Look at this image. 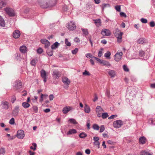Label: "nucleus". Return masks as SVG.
<instances>
[{
    "instance_id": "obj_24",
    "label": "nucleus",
    "mask_w": 155,
    "mask_h": 155,
    "mask_svg": "<svg viewBox=\"0 0 155 155\" xmlns=\"http://www.w3.org/2000/svg\"><path fill=\"white\" fill-rule=\"evenodd\" d=\"M94 21L97 26H99L101 25V20L100 19L94 20Z\"/></svg>"
},
{
    "instance_id": "obj_37",
    "label": "nucleus",
    "mask_w": 155,
    "mask_h": 155,
    "mask_svg": "<svg viewBox=\"0 0 155 155\" xmlns=\"http://www.w3.org/2000/svg\"><path fill=\"white\" fill-rule=\"evenodd\" d=\"M5 152V149L2 148L0 149V154H4Z\"/></svg>"
},
{
    "instance_id": "obj_58",
    "label": "nucleus",
    "mask_w": 155,
    "mask_h": 155,
    "mask_svg": "<svg viewBox=\"0 0 155 155\" xmlns=\"http://www.w3.org/2000/svg\"><path fill=\"white\" fill-rule=\"evenodd\" d=\"M117 115H112L110 116V117H109L108 119H113L115 117H117Z\"/></svg>"
},
{
    "instance_id": "obj_7",
    "label": "nucleus",
    "mask_w": 155,
    "mask_h": 155,
    "mask_svg": "<svg viewBox=\"0 0 155 155\" xmlns=\"http://www.w3.org/2000/svg\"><path fill=\"white\" fill-rule=\"evenodd\" d=\"M52 75L53 77L56 79H58L61 75L60 72L56 70H54L53 71Z\"/></svg>"
},
{
    "instance_id": "obj_16",
    "label": "nucleus",
    "mask_w": 155,
    "mask_h": 155,
    "mask_svg": "<svg viewBox=\"0 0 155 155\" xmlns=\"http://www.w3.org/2000/svg\"><path fill=\"white\" fill-rule=\"evenodd\" d=\"M84 110L85 113H89L91 111V110L90 107L87 104H85L84 107Z\"/></svg>"
},
{
    "instance_id": "obj_11",
    "label": "nucleus",
    "mask_w": 155,
    "mask_h": 155,
    "mask_svg": "<svg viewBox=\"0 0 155 155\" xmlns=\"http://www.w3.org/2000/svg\"><path fill=\"white\" fill-rule=\"evenodd\" d=\"M25 136L24 132L22 130L18 131L17 135V137L19 139H22Z\"/></svg>"
},
{
    "instance_id": "obj_1",
    "label": "nucleus",
    "mask_w": 155,
    "mask_h": 155,
    "mask_svg": "<svg viewBox=\"0 0 155 155\" xmlns=\"http://www.w3.org/2000/svg\"><path fill=\"white\" fill-rule=\"evenodd\" d=\"M113 32L115 36L117 38V41L118 43H120L122 41L123 33L120 32L118 28L115 29Z\"/></svg>"
},
{
    "instance_id": "obj_36",
    "label": "nucleus",
    "mask_w": 155,
    "mask_h": 155,
    "mask_svg": "<svg viewBox=\"0 0 155 155\" xmlns=\"http://www.w3.org/2000/svg\"><path fill=\"white\" fill-rule=\"evenodd\" d=\"M93 128L94 130H98L99 129V127L98 125L95 124L93 125Z\"/></svg>"
},
{
    "instance_id": "obj_9",
    "label": "nucleus",
    "mask_w": 155,
    "mask_h": 155,
    "mask_svg": "<svg viewBox=\"0 0 155 155\" xmlns=\"http://www.w3.org/2000/svg\"><path fill=\"white\" fill-rule=\"evenodd\" d=\"M122 55L123 53L122 52L120 51L119 52H118L114 55L115 60L116 61H119L121 59Z\"/></svg>"
},
{
    "instance_id": "obj_3",
    "label": "nucleus",
    "mask_w": 155,
    "mask_h": 155,
    "mask_svg": "<svg viewBox=\"0 0 155 155\" xmlns=\"http://www.w3.org/2000/svg\"><path fill=\"white\" fill-rule=\"evenodd\" d=\"M123 125V121L120 120H117L114 121L113 126L116 128H119Z\"/></svg>"
},
{
    "instance_id": "obj_42",
    "label": "nucleus",
    "mask_w": 155,
    "mask_h": 155,
    "mask_svg": "<svg viewBox=\"0 0 155 155\" xmlns=\"http://www.w3.org/2000/svg\"><path fill=\"white\" fill-rule=\"evenodd\" d=\"M86 56L87 58H94V57H95L92 56L91 54L90 53H87V54H86Z\"/></svg>"
},
{
    "instance_id": "obj_35",
    "label": "nucleus",
    "mask_w": 155,
    "mask_h": 155,
    "mask_svg": "<svg viewBox=\"0 0 155 155\" xmlns=\"http://www.w3.org/2000/svg\"><path fill=\"white\" fill-rule=\"evenodd\" d=\"M81 30L84 34L85 35H87L88 34V32L87 29L81 28Z\"/></svg>"
},
{
    "instance_id": "obj_64",
    "label": "nucleus",
    "mask_w": 155,
    "mask_h": 155,
    "mask_svg": "<svg viewBox=\"0 0 155 155\" xmlns=\"http://www.w3.org/2000/svg\"><path fill=\"white\" fill-rule=\"evenodd\" d=\"M98 56L99 57H101L102 55V51H99L98 53Z\"/></svg>"
},
{
    "instance_id": "obj_34",
    "label": "nucleus",
    "mask_w": 155,
    "mask_h": 155,
    "mask_svg": "<svg viewBox=\"0 0 155 155\" xmlns=\"http://www.w3.org/2000/svg\"><path fill=\"white\" fill-rule=\"evenodd\" d=\"M69 121L71 123H72L74 124H77L78 123L76 121L75 119L71 118L69 119Z\"/></svg>"
},
{
    "instance_id": "obj_5",
    "label": "nucleus",
    "mask_w": 155,
    "mask_h": 155,
    "mask_svg": "<svg viewBox=\"0 0 155 155\" xmlns=\"http://www.w3.org/2000/svg\"><path fill=\"white\" fill-rule=\"evenodd\" d=\"M5 11L7 14L10 16H13L15 15L14 11L12 8H5Z\"/></svg>"
},
{
    "instance_id": "obj_28",
    "label": "nucleus",
    "mask_w": 155,
    "mask_h": 155,
    "mask_svg": "<svg viewBox=\"0 0 155 155\" xmlns=\"http://www.w3.org/2000/svg\"><path fill=\"white\" fill-rule=\"evenodd\" d=\"M22 105L23 107L25 108H27L30 106V104L27 102H24L22 103Z\"/></svg>"
},
{
    "instance_id": "obj_54",
    "label": "nucleus",
    "mask_w": 155,
    "mask_h": 155,
    "mask_svg": "<svg viewBox=\"0 0 155 155\" xmlns=\"http://www.w3.org/2000/svg\"><path fill=\"white\" fill-rule=\"evenodd\" d=\"M44 95L42 94H41L40 99L39 100V101L40 102H42L43 101Z\"/></svg>"
},
{
    "instance_id": "obj_4",
    "label": "nucleus",
    "mask_w": 155,
    "mask_h": 155,
    "mask_svg": "<svg viewBox=\"0 0 155 155\" xmlns=\"http://www.w3.org/2000/svg\"><path fill=\"white\" fill-rule=\"evenodd\" d=\"M62 81L64 84V87L65 88H67L70 83V81L67 77H63L62 78Z\"/></svg>"
},
{
    "instance_id": "obj_47",
    "label": "nucleus",
    "mask_w": 155,
    "mask_h": 155,
    "mask_svg": "<svg viewBox=\"0 0 155 155\" xmlns=\"http://www.w3.org/2000/svg\"><path fill=\"white\" fill-rule=\"evenodd\" d=\"M115 9L118 12H120V5H117L115 7Z\"/></svg>"
},
{
    "instance_id": "obj_27",
    "label": "nucleus",
    "mask_w": 155,
    "mask_h": 155,
    "mask_svg": "<svg viewBox=\"0 0 155 155\" xmlns=\"http://www.w3.org/2000/svg\"><path fill=\"white\" fill-rule=\"evenodd\" d=\"M139 141L142 144H144L145 143L146 138L143 137H141L139 139Z\"/></svg>"
},
{
    "instance_id": "obj_12",
    "label": "nucleus",
    "mask_w": 155,
    "mask_h": 155,
    "mask_svg": "<svg viewBox=\"0 0 155 155\" xmlns=\"http://www.w3.org/2000/svg\"><path fill=\"white\" fill-rule=\"evenodd\" d=\"M22 86V83L19 80H17L15 82L14 85V87L16 89H18L21 88Z\"/></svg>"
},
{
    "instance_id": "obj_39",
    "label": "nucleus",
    "mask_w": 155,
    "mask_h": 155,
    "mask_svg": "<svg viewBox=\"0 0 155 155\" xmlns=\"http://www.w3.org/2000/svg\"><path fill=\"white\" fill-rule=\"evenodd\" d=\"M142 152L145 155H152V154L150 153L148 150H144Z\"/></svg>"
},
{
    "instance_id": "obj_40",
    "label": "nucleus",
    "mask_w": 155,
    "mask_h": 155,
    "mask_svg": "<svg viewBox=\"0 0 155 155\" xmlns=\"http://www.w3.org/2000/svg\"><path fill=\"white\" fill-rule=\"evenodd\" d=\"M100 133H102V132H103L104 130L105 129L104 125H103L101 126L100 127Z\"/></svg>"
},
{
    "instance_id": "obj_32",
    "label": "nucleus",
    "mask_w": 155,
    "mask_h": 155,
    "mask_svg": "<svg viewBox=\"0 0 155 155\" xmlns=\"http://www.w3.org/2000/svg\"><path fill=\"white\" fill-rule=\"evenodd\" d=\"M37 60L36 59H34L32 60L31 62V64L32 65L35 66L36 63L37 62Z\"/></svg>"
},
{
    "instance_id": "obj_45",
    "label": "nucleus",
    "mask_w": 155,
    "mask_h": 155,
    "mask_svg": "<svg viewBox=\"0 0 155 155\" xmlns=\"http://www.w3.org/2000/svg\"><path fill=\"white\" fill-rule=\"evenodd\" d=\"M78 51V49L77 48H75L74 50L72 51V53L73 54H76Z\"/></svg>"
},
{
    "instance_id": "obj_56",
    "label": "nucleus",
    "mask_w": 155,
    "mask_h": 155,
    "mask_svg": "<svg viewBox=\"0 0 155 155\" xmlns=\"http://www.w3.org/2000/svg\"><path fill=\"white\" fill-rule=\"evenodd\" d=\"M150 121L151 122V124H155V119H151L150 120Z\"/></svg>"
},
{
    "instance_id": "obj_2",
    "label": "nucleus",
    "mask_w": 155,
    "mask_h": 155,
    "mask_svg": "<svg viewBox=\"0 0 155 155\" xmlns=\"http://www.w3.org/2000/svg\"><path fill=\"white\" fill-rule=\"evenodd\" d=\"M40 6L43 8H46L48 7H51L55 5L56 4V2H53V1L51 0L48 1L45 4L43 2H41L39 4Z\"/></svg>"
},
{
    "instance_id": "obj_14",
    "label": "nucleus",
    "mask_w": 155,
    "mask_h": 155,
    "mask_svg": "<svg viewBox=\"0 0 155 155\" xmlns=\"http://www.w3.org/2000/svg\"><path fill=\"white\" fill-rule=\"evenodd\" d=\"M20 35V31L18 30H15L13 33V37L15 38H18Z\"/></svg>"
},
{
    "instance_id": "obj_10",
    "label": "nucleus",
    "mask_w": 155,
    "mask_h": 155,
    "mask_svg": "<svg viewBox=\"0 0 155 155\" xmlns=\"http://www.w3.org/2000/svg\"><path fill=\"white\" fill-rule=\"evenodd\" d=\"M101 34L103 36H108L110 35V31L106 28L103 29L101 31Z\"/></svg>"
},
{
    "instance_id": "obj_46",
    "label": "nucleus",
    "mask_w": 155,
    "mask_h": 155,
    "mask_svg": "<svg viewBox=\"0 0 155 155\" xmlns=\"http://www.w3.org/2000/svg\"><path fill=\"white\" fill-rule=\"evenodd\" d=\"M35 113H37L38 111V107L36 106H34L32 107Z\"/></svg>"
},
{
    "instance_id": "obj_25",
    "label": "nucleus",
    "mask_w": 155,
    "mask_h": 155,
    "mask_svg": "<svg viewBox=\"0 0 155 155\" xmlns=\"http://www.w3.org/2000/svg\"><path fill=\"white\" fill-rule=\"evenodd\" d=\"M41 76L42 78L46 77V73L44 70H41L40 71Z\"/></svg>"
},
{
    "instance_id": "obj_31",
    "label": "nucleus",
    "mask_w": 155,
    "mask_h": 155,
    "mask_svg": "<svg viewBox=\"0 0 155 155\" xmlns=\"http://www.w3.org/2000/svg\"><path fill=\"white\" fill-rule=\"evenodd\" d=\"M48 54L50 56H52L53 54V51L50 49H48L46 51Z\"/></svg>"
},
{
    "instance_id": "obj_38",
    "label": "nucleus",
    "mask_w": 155,
    "mask_h": 155,
    "mask_svg": "<svg viewBox=\"0 0 155 155\" xmlns=\"http://www.w3.org/2000/svg\"><path fill=\"white\" fill-rule=\"evenodd\" d=\"M18 112L19 110H14L12 111V114L14 116H16L18 115Z\"/></svg>"
},
{
    "instance_id": "obj_49",
    "label": "nucleus",
    "mask_w": 155,
    "mask_h": 155,
    "mask_svg": "<svg viewBox=\"0 0 155 155\" xmlns=\"http://www.w3.org/2000/svg\"><path fill=\"white\" fill-rule=\"evenodd\" d=\"M50 45V42L48 41L45 44V47L46 48H47Z\"/></svg>"
},
{
    "instance_id": "obj_23",
    "label": "nucleus",
    "mask_w": 155,
    "mask_h": 155,
    "mask_svg": "<svg viewBox=\"0 0 155 155\" xmlns=\"http://www.w3.org/2000/svg\"><path fill=\"white\" fill-rule=\"evenodd\" d=\"M145 41V39L143 38H140L137 41V43L139 44H143Z\"/></svg>"
},
{
    "instance_id": "obj_41",
    "label": "nucleus",
    "mask_w": 155,
    "mask_h": 155,
    "mask_svg": "<svg viewBox=\"0 0 155 155\" xmlns=\"http://www.w3.org/2000/svg\"><path fill=\"white\" fill-rule=\"evenodd\" d=\"M65 43L68 46H70L71 45V43L68 41V40L67 38L65 39Z\"/></svg>"
},
{
    "instance_id": "obj_57",
    "label": "nucleus",
    "mask_w": 155,
    "mask_h": 155,
    "mask_svg": "<svg viewBox=\"0 0 155 155\" xmlns=\"http://www.w3.org/2000/svg\"><path fill=\"white\" fill-rule=\"evenodd\" d=\"M150 26L151 27H154L155 26V23L153 21H151L150 23Z\"/></svg>"
},
{
    "instance_id": "obj_20",
    "label": "nucleus",
    "mask_w": 155,
    "mask_h": 155,
    "mask_svg": "<svg viewBox=\"0 0 155 155\" xmlns=\"http://www.w3.org/2000/svg\"><path fill=\"white\" fill-rule=\"evenodd\" d=\"M60 44L57 42H55L51 46V48L52 49H55L57 48L59 45Z\"/></svg>"
},
{
    "instance_id": "obj_33",
    "label": "nucleus",
    "mask_w": 155,
    "mask_h": 155,
    "mask_svg": "<svg viewBox=\"0 0 155 155\" xmlns=\"http://www.w3.org/2000/svg\"><path fill=\"white\" fill-rule=\"evenodd\" d=\"M111 55V53L110 52L107 51L106 53L104 54V57L107 58H109L110 59V56Z\"/></svg>"
},
{
    "instance_id": "obj_50",
    "label": "nucleus",
    "mask_w": 155,
    "mask_h": 155,
    "mask_svg": "<svg viewBox=\"0 0 155 155\" xmlns=\"http://www.w3.org/2000/svg\"><path fill=\"white\" fill-rule=\"evenodd\" d=\"M140 21L141 22L143 23H146L147 22V20L146 19H144V18H141L140 19Z\"/></svg>"
},
{
    "instance_id": "obj_60",
    "label": "nucleus",
    "mask_w": 155,
    "mask_h": 155,
    "mask_svg": "<svg viewBox=\"0 0 155 155\" xmlns=\"http://www.w3.org/2000/svg\"><path fill=\"white\" fill-rule=\"evenodd\" d=\"M120 15L121 17H124L125 18H126L127 17L126 14L123 12H120Z\"/></svg>"
},
{
    "instance_id": "obj_8",
    "label": "nucleus",
    "mask_w": 155,
    "mask_h": 155,
    "mask_svg": "<svg viewBox=\"0 0 155 155\" xmlns=\"http://www.w3.org/2000/svg\"><path fill=\"white\" fill-rule=\"evenodd\" d=\"M67 28L70 30H73L76 28V25L74 23L73 21H70L67 26Z\"/></svg>"
},
{
    "instance_id": "obj_26",
    "label": "nucleus",
    "mask_w": 155,
    "mask_h": 155,
    "mask_svg": "<svg viewBox=\"0 0 155 155\" xmlns=\"http://www.w3.org/2000/svg\"><path fill=\"white\" fill-rule=\"evenodd\" d=\"M0 25L4 27L5 25V21L4 19L0 16Z\"/></svg>"
},
{
    "instance_id": "obj_18",
    "label": "nucleus",
    "mask_w": 155,
    "mask_h": 155,
    "mask_svg": "<svg viewBox=\"0 0 155 155\" xmlns=\"http://www.w3.org/2000/svg\"><path fill=\"white\" fill-rule=\"evenodd\" d=\"M20 50L22 53H25L27 51V48L25 46L23 45L20 47Z\"/></svg>"
},
{
    "instance_id": "obj_55",
    "label": "nucleus",
    "mask_w": 155,
    "mask_h": 155,
    "mask_svg": "<svg viewBox=\"0 0 155 155\" xmlns=\"http://www.w3.org/2000/svg\"><path fill=\"white\" fill-rule=\"evenodd\" d=\"M43 51L42 49L41 48H39L37 50V52L38 54H41Z\"/></svg>"
},
{
    "instance_id": "obj_61",
    "label": "nucleus",
    "mask_w": 155,
    "mask_h": 155,
    "mask_svg": "<svg viewBox=\"0 0 155 155\" xmlns=\"http://www.w3.org/2000/svg\"><path fill=\"white\" fill-rule=\"evenodd\" d=\"M49 100L50 101H52L53 99L54 96L53 94H50L49 95Z\"/></svg>"
},
{
    "instance_id": "obj_29",
    "label": "nucleus",
    "mask_w": 155,
    "mask_h": 155,
    "mask_svg": "<svg viewBox=\"0 0 155 155\" xmlns=\"http://www.w3.org/2000/svg\"><path fill=\"white\" fill-rule=\"evenodd\" d=\"M87 136V134L84 132H82L79 135V137L81 138H84Z\"/></svg>"
},
{
    "instance_id": "obj_6",
    "label": "nucleus",
    "mask_w": 155,
    "mask_h": 155,
    "mask_svg": "<svg viewBox=\"0 0 155 155\" xmlns=\"http://www.w3.org/2000/svg\"><path fill=\"white\" fill-rule=\"evenodd\" d=\"M96 112L98 117H100L101 116V114L103 112H104V110L99 106H97L96 109Z\"/></svg>"
},
{
    "instance_id": "obj_17",
    "label": "nucleus",
    "mask_w": 155,
    "mask_h": 155,
    "mask_svg": "<svg viewBox=\"0 0 155 155\" xmlns=\"http://www.w3.org/2000/svg\"><path fill=\"white\" fill-rule=\"evenodd\" d=\"M109 75L112 78L115 76V71L113 70H109L107 71Z\"/></svg>"
},
{
    "instance_id": "obj_59",
    "label": "nucleus",
    "mask_w": 155,
    "mask_h": 155,
    "mask_svg": "<svg viewBox=\"0 0 155 155\" xmlns=\"http://www.w3.org/2000/svg\"><path fill=\"white\" fill-rule=\"evenodd\" d=\"M144 54V52L143 51H140L139 53V55L141 56H143Z\"/></svg>"
},
{
    "instance_id": "obj_13",
    "label": "nucleus",
    "mask_w": 155,
    "mask_h": 155,
    "mask_svg": "<svg viewBox=\"0 0 155 155\" xmlns=\"http://www.w3.org/2000/svg\"><path fill=\"white\" fill-rule=\"evenodd\" d=\"M1 106L3 108L7 110L9 107V103L7 101H3L2 102Z\"/></svg>"
},
{
    "instance_id": "obj_15",
    "label": "nucleus",
    "mask_w": 155,
    "mask_h": 155,
    "mask_svg": "<svg viewBox=\"0 0 155 155\" xmlns=\"http://www.w3.org/2000/svg\"><path fill=\"white\" fill-rule=\"evenodd\" d=\"M72 108V107L70 106L65 107L63 108V112L64 114H67L71 110Z\"/></svg>"
},
{
    "instance_id": "obj_22",
    "label": "nucleus",
    "mask_w": 155,
    "mask_h": 155,
    "mask_svg": "<svg viewBox=\"0 0 155 155\" xmlns=\"http://www.w3.org/2000/svg\"><path fill=\"white\" fill-rule=\"evenodd\" d=\"M77 132V131L75 129H72L70 130L67 133V135H71L75 134Z\"/></svg>"
},
{
    "instance_id": "obj_19",
    "label": "nucleus",
    "mask_w": 155,
    "mask_h": 155,
    "mask_svg": "<svg viewBox=\"0 0 155 155\" xmlns=\"http://www.w3.org/2000/svg\"><path fill=\"white\" fill-rule=\"evenodd\" d=\"M101 64H102L103 65L107 66L108 67L111 66V64H110L108 61H106L102 60Z\"/></svg>"
},
{
    "instance_id": "obj_30",
    "label": "nucleus",
    "mask_w": 155,
    "mask_h": 155,
    "mask_svg": "<svg viewBox=\"0 0 155 155\" xmlns=\"http://www.w3.org/2000/svg\"><path fill=\"white\" fill-rule=\"evenodd\" d=\"M101 116L102 118L104 119L106 118L109 116L107 113H102Z\"/></svg>"
},
{
    "instance_id": "obj_48",
    "label": "nucleus",
    "mask_w": 155,
    "mask_h": 155,
    "mask_svg": "<svg viewBox=\"0 0 155 155\" xmlns=\"http://www.w3.org/2000/svg\"><path fill=\"white\" fill-rule=\"evenodd\" d=\"M123 68L124 70L125 71H129L128 68H127V66L125 65H124L123 66Z\"/></svg>"
},
{
    "instance_id": "obj_43",
    "label": "nucleus",
    "mask_w": 155,
    "mask_h": 155,
    "mask_svg": "<svg viewBox=\"0 0 155 155\" xmlns=\"http://www.w3.org/2000/svg\"><path fill=\"white\" fill-rule=\"evenodd\" d=\"M5 5L4 2L2 0H0V9L2 8Z\"/></svg>"
},
{
    "instance_id": "obj_62",
    "label": "nucleus",
    "mask_w": 155,
    "mask_h": 155,
    "mask_svg": "<svg viewBox=\"0 0 155 155\" xmlns=\"http://www.w3.org/2000/svg\"><path fill=\"white\" fill-rule=\"evenodd\" d=\"M94 140L95 141H98L99 140V138L98 137H93Z\"/></svg>"
},
{
    "instance_id": "obj_51",
    "label": "nucleus",
    "mask_w": 155,
    "mask_h": 155,
    "mask_svg": "<svg viewBox=\"0 0 155 155\" xmlns=\"http://www.w3.org/2000/svg\"><path fill=\"white\" fill-rule=\"evenodd\" d=\"M16 99V97L15 96H13L12 97L11 99V101L12 103H14V102L15 101Z\"/></svg>"
},
{
    "instance_id": "obj_53",
    "label": "nucleus",
    "mask_w": 155,
    "mask_h": 155,
    "mask_svg": "<svg viewBox=\"0 0 155 155\" xmlns=\"http://www.w3.org/2000/svg\"><path fill=\"white\" fill-rule=\"evenodd\" d=\"M48 41V40L46 39H44L41 40V42L42 44H45Z\"/></svg>"
},
{
    "instance_id": "obj_63",
    "label": "nucleus",
    "mask_w": 155,
    "mask_h": 155,
    "mask_svg": "<svg viewBox=\"0 0 155 155\" xmlns=\"http://www.w3.org/2000/svg\"><path fill=\"white\" fill-rule=\"evenodd\" d=\"M94 58L97 60L98 62H99L101 64V62L102 61V60H101L100 59L96 57H94Z\"/></svg>"
},
{
    "instance_id": "obj_52",
    "label": "nucleus",
    "mask_w": 155,
    "mask_h": 155,
    "mask_svg": "<svg viewBox=\"0 0 155 155\" xmlns=\"http://www.w3.org/2000/svg\"><path fill=\"white\" fill-rule=\"evenodd\" d=\"M83 75H90V73L86 70H85L84 71L83 73Z\"/></svg>"
},
{
    "instance_id": "obj_21",
    "label": "nucleus",
    "mask_w": 155,
    "mask_h": 155,
    "mask_svg": "<svg viewBox=\"0 0 155 155\" xmlns=\"http://www.w3.org/2000/svg\"><path fill=\"white\" fill-rule=\"evenodd\" d=\"M101 7L102 10H103L105 8L110 7V5L108 4L103 3L101 5Z\"/></svg>"
},
{
    "instance_id": "obj_44",
    "label": "nucleus",
    "mask_w": 155,
    "mask_h": 155,
    "mask_svg": "<svg viewBox=\"0 0 155 155\" xmlns=\"http://www.w3.org/2000/svg\"><path fill=\"white\" fill-rule=\"evenodd\" d=\"M9 123L11 124H14L15 123L14 119L13 118H12L9 120Z\"/></svg>"
}]
</instances>
